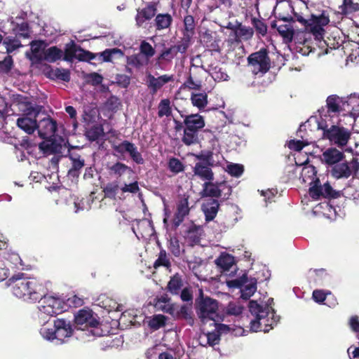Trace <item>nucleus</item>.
I'll use <instances>...</instances> for the list:
<instances>
[{"instance_id":"obj_46","label":"nucleus","mask_w":359,"mask_h":359,"mask_svg":"<svg viewBox=\"0 0 359 359\" xmlns=\"http://www.w3.org/2000/svg\"><path fill=\"white\" fill-rule=\"evenodd\" d=\"M3 44L6 47L8 53L13 52L22 46L21 42L18 39L12 37H6L4 40Z\"/></svg>"},{"instance_id":"obj_54","label":"nucleus","mask_w":359,"mask_h":359,"mask_svg":"<svg viewBox=\"0 0 359 359\" xmlns=\"http://www.w3.org/2000/svg\"><path fill=\"white\" fill-rule=\"evenodd\" d=\"M140 51L141 55L146 57V60H148L149 57H151L154 53L155 50L151 46L150 43L147 41H142L140 45Z\"/></svg>"},{"instance_id":"obj_43","label":"nucleus","mask_w":359,"mask_h":359,"mask_svg":"<svg viewBox=\"0 0 359 359\" xmlns=\"http://www.w3.org/2000/svg\"><path fill=\"white\" fill-rule=\"evenodd\" d=\"M253 29L249 27L243 26L241 24H238V28L236 30V36L243 40H248L252 38L253 35Z\"/></svg>"},{"instance_id":"obj_9","label":"nucleus","mask_w":359,"mask_h":359,"mask_svg":"<svg viewBox=\"0 0 359 359\" xmlns=\"http://www.w3.org/2000/svg\"><path fill=\"white\" fill-rule=\"evenodd\" d=\"M75 323L78 329L84 330L91 328L90 332L93 335L100 336L102 334L97 328L99 322L97 318L93 316V313L90 310L81 309L74 317Z\"/></svg>"},{"instance_id":"obj_64","label":"nucleus","mask_w":359,"mask_h":359,"mask_svg":"<svg viewBox=\"0 0 359 359\" xmlns=\"http://www.w3.org/2000/svg\"><path fill=\"white\" fill-rule=\"evenodd\" d=\"M204 337L206 338L208 344L210 346H214L219 341V335L216 331L208 332Z\"/></svg>"},{"instance_id":"obj_47","label":"nucleus","mask_w":359,"mask_h":359,"mask_svg":"<svg viewBox=\"0 0 359 359\" xmlns=\"http://www.w3.org/2000/svg\"><path fill=\"white\" fill-rule=\"evenodd\" d=\"M160 266H165L168 269L170 266V262L165 250H161L157 259L154 264V267L157 269Z\"/></svg>"},{"instance_id":"obj_51","label":"nucleus","mask_w":359,"mask_h":359,"mask_svg":"<svg viewBox=\"0 0 359 359\" xmlns=\"http://www.w3.org/2000/svg\"><path fill=\"white\" fill-rule=\"evenodd\" d=\"M243 311V306L240 302H230L226 309V312L229 315L239 316Z\"/></svg>"},{"instance_id":"obj_38","label":"nucleus","mask_w":359,"mask_h":359,"mask_svg":"<svg viewBox=\"0 0 359 359\" xmlns=\"http://www.w3.org/2000/svg\"><path fill=\"white\" fill-rule=\"evenodd\" d=\"M183 283L181 276L177 273L174 275L168 283V290L172 294H178L182 287Z\"/></svg>"},{"instance_id":"obj_8","label":"nucleus","mask_w":359,"mask_h":359,"mask_svg":"<svg viewBox=\"0 0 359 359\" xmlns=\"http://www.w3.org/2000/svg\"><path fill=\"white\" fill-rule=\"evenodd\" d=\"M248 66L255 75L262 76L271 67L270 59L264 50L252 53L248 58Z\"/></svg>"},{"instance_id":"obj_4","label":"nucleus","mask_w":359,"mask_h":359,"mask_svg":"<svg viewBox=\"0 0 359 359\" xmlns=\"http://www.w3.org/2000/svg\"><path fill=\"white\" fill-rule=\"evenodd\" d=\"M6 285L11 287L15 296L25 301L34 302L41 297L39 293L41 285L35 279L23 277V274L13 276L6 282Z\"/></svg>"},{"instance_id":"obj_19","label":"nucleus","mask_w":359,"mask_h":359,"mask_svg":"<svg viewBox=\"0 0 359 359\" xmlns=\"http://www.w3.org/2000/svg\"><path fill=\"white\" fill-rule=\"evenodd\" d=\"M327 111L339 113L341 111H346L345 98L340 97L336 95H330L326 100Z\"/></svg>"},{"instance_id":"obj_6","label":"nucleus","mask_w":359,"mask_h":359,"mask_svg":"<svg viewBox=\"0 0 359 359\" xmlns=\"http://www.w3.org/2000/svg\"><path fill=\"white\" fill-rule=\"evenodd\" d=\"M23 114L17 119V126L27 134H32L37 128L36 117L41 108L36 104L26 102L21 104Z\"/></svg>"},{"instance_id":"obj_13","label":"nucleus","mask_w":359,"mask_h":359,"mask_svg":"<svg viewBox=\"0 0 359 359\" xmlns=\"http://www.w3.org/2000/svg\"><path fill=\"white\" fill-rule=\"evenodd\" d=\"M157 11L156 4L149 3L145 7L138 8L135 16L136 25L139 27H144L147 20L152 19Z\"/></svg>"},{"instance_id":"obj_7","label":"nucleus","mask_w":359,"mask_h":359,"mask_svg":"<svg viewBox=\"0 0 359 359\" xmlns=\"http://www.w3.org/2000/svg\"><path fill=\"white\" fill-rule=\"evenodd\" d=\"M196 313L201 321L204 324L210 320L215 323L222 320L218 313L217 302L208 297H201L198 300Z\"/></svg>"},{"instance_id":"obj_34","label":"nucleus","mask_w":359,"mask_h":359,"mask_svg":"<svg viewBox=\"0 0 359 359\" xmlns=\"http://www.w3.org/2000/svg\"><path fill=\"white\" fill-rule=\"evenodd\" d=\"M40 324L41 327L39 330V333L42 338L47 341L55 339V322L53 324H50L49 322Z\"/></svg>"},{"instance_id":"obj_21","label":"nucleus","mask_w":359,"mask_h":359,"mask_svg":"<svg viewBox=\"0 0 359 359\" xmlns=\"http://www.w3.org/2000/svg\"><path fill=\"white\" fill-rule=\"evenodd\" d=\"M173 79L172 75L164 74L156 78L154 76L149 74L147 76L148 86L152 90L153 93H156L163 86L173 81Z\"/></svg>"},{"instance_id":"obj_24","label":"nucleus","mask_w":359,"mask_h":359,"mask_svg":"<svg viewBox=\"0 0 359 359\" xmlns=\"http://www.w3.org/2000/svg\"><path fill=\"white\" fill-rule=\"evenodd\" d=\"M45 140H46L39 144V149L43 151L45 154L49 155L62 152V146L61 144L48 138Z\"/></svg>"},{"instance_id":"obj_55","label":"nucleus","mask_w":359,"mask_h":359,"mask_svg":"<svg viewBox=\"0 0 359 359\" xmlns=\"http://www.w3.org/2000/svg\"><path fill=\"white\" fill-rule=\"evenodd\" d=\"M6 259L10 261L15 268L23 269L22 261L18 254L14 252H7Z\"/></svg>"},{"instance_id":"obj_17","label":"nucleus","mask_w":359,"mask_h":359,"mask_svg":"<svg viewBox=\"0 0 359 359\" xmlns=\"http://www.w3.org/2000/svg\"><path fill=\"white\" fill-rule=\"evenodd\" d=\"M115 150L119 153H123L124 151L128 152L132 159L137 164H142L144 163V159L142 157L141 154L138 151L137 148L133 143H130L128 141H124L116 147Z\"/></svg>"},{"instance_id":"obj_52","label":"nucleus","mask_w":359,"mask_h":359,"mask_svg":"<svg viewBox=\"0 0 359 359\" xmlns=\"http://www.w3.org/2000/svg\"><path fill=\"white\" fill-rule=\"evenodd\" d=\"M158 116H168L171 114L170 102L168 99L162 100L158 105Z\"/></svg>"},{"instance_id":"obj_16","label":"nucleus","mask_w":359,"mask_h":359,"mask_svg":"<svg viewBox=\"0 0 359 359\" xmlns=\"http://www.w3.org/2000/svg\"><path fill=\"white\" fill-rule=\"evenodd\" d=\"M55 339L63 341L72 335L73 329L69 321L58 318L55 320Z\"/></svg>"},{"instance_id":"obj_48","label":"nucleus","mask_w":359,"mask_h":359,"mask_svg":"<svg viewBox=\"0 0 359 359\" xmlns=\"http://www.w3.org/2000/svg\"><path fill=\"white\" fill-rule=\"evenodd\" d=\"M99 118V111L96 107H87L84 109L83 120L86 123H93Z\"/></svg>"},{"instance_id":"obj_35","label":"nucleus","mask_w":359,"mask_h":359,"mask_svg":"<svg viewBox=\"0 0 359 359\" xmlns=\"http://www.w3.org/2000/svg\"><path fill=\"white\" fill-rule=\"evenodd\" d=\"M62 56V51L55 46H52L43 51V60L48 62H55L60 60Z\"/></svg>"},{"instance_id":"obj_53","label":"nucleus","mask_w":359,"mask_h":359,"mask_svg":"<svg viewBox=\"0 0 359 359\" xmlns=\"http://www.w3.org/2000/svg\"><path fill=\"white\" fill-rule=\"evenodd\" d=\"M226 171L231 175L236 177H241L244 171V167L241 164L231 163L228 165Z\"/></svg>"},{"instance_id":"obj_31","label":"nucleus","mask_w":359,"mask_h":359,"mask_svg":"<svg viewBox=\"0 0 359 359\" xmlns=\"http://www.w3.org/2000/svg\"><path fill=\"white\" fill-rule=\"evenodd\" d=\"M111 174L114 175L117 178L127 175H131L133 174V170L126 164L117 162L109 168Z\"/></svg>"},{"instance_id":"obj_5","label":"nucleus","mask_w":359,"mask_h":359,"mask_svg":"<svg viewBox=\"0 0 359 359\" xmlns=\"http://www.w3.org/2000/svg\"><path fill=\"white\" fill-rule=\"evenodd\" d=\"M65 310V305L62 299L53 296H45L39 302V323L49 322L51 317L61 313Z\"/></svg>"},{"instance_id":"obj_12","label":"nucleus","mask_w":359,"mask_h":359,"mask_svg":"<svg viewBox=\"0 0 359 359\" xmlns=\"http://www.w3.org/2000/svg\"><path fill=\"white\" fill-rule=\"evenodd\" d=\"M77 59L80 61H90L96 59L95 53L85 50L75 44L68 47L65 50V60Z\"/></svg>"},{"instance_id":"obj_1","label":"nucleus","mask_w":359,"mask_h":359,"mask_svg":"<svg viewBox=\"0 0 359 359\" xmlns=\"http://www.w3.org/2000/svg\"><path fill=\"white\" fill-rule=\"evenodd\" d=\"M272 302V299H269L265 304L254 300L249 302L251 316L250 329L252 332H268L277 323L279 318L275 315L274 309L271 306Z\"/></svg>"},{"instance_id":"obj_10","label":"nucleus","mask_w":359,"mask_h":359,"mask_svg":"<svg viewBox=\"0 0 359 359\" xmlns=\"http://www.w3.org/2000/svg\"><path fill=\"white\" fill-rule=\"evenodd\" d=\"M226 285L230 288H240L241 297L243 299H250L257 290V280L248 278L245 274L238 278L227 280Z\"/></svg>"},{"instance_id":"obj_11","label":"nucleus","mask_w":359,"mask_h":359,"mask_svg":"<svg viewBox=\"0 0 359 359\" xmlns=\"http://www.w3.org/2000/svg\"><path fill=\"white\" fill-rule=\"evenodd\" d=\"M297 159V158L296 157L295 163L298 165L297 169L300 168V166L304 165V167L301 170L299 180H301L303 183H308L310 185L313 184V182H320L319 180L316 178V170L315 167L308 164V157L304 162H301Z\"/></svg>"},{"instance_id":"obj_57","label":"nucleus","mask_w":359,"mask_h":359,"mask_svg":"<svg viewBox=\"0 0 359 359\" xmlns=\"http://www.w3.org/2000/svg\"><path fill=\"white\" fill-rule=\"evenodd\" d=\"M189 46V37L184 36V37L179 41L176 45L174 46V49L175 50V53H184L187 51L188 47Z\"/></svg>"},{"instance_id":"obj_26","label":"nucleus","mask_w":359,"mask_h":359,"mask_svg":"<svg viewBox=\"0 0 359 359\" xmlns=\"http://www.w3.org/2000/svg\"><path fill=\"white\" fill-rule=\"evenodd\" d=\"M215 263L217 266L221 269L223 271H229L235 264V259L232 255L226 252H222L215 260Z\"/></svg>"},{"instance_id":"obj_32","label":"nucleus","mask_w":359,"mask_h":359,"mask_svg":"<svg viewBox=\"0 0 359 359\" xmlns=\"http://www.w3.org/2000/svg\"><path fill=\"white\" fill-rule=\"evenodd\" d=\"M191 104L199 110L204 109L208 104V95L206 93H192L190 97Z\"/></svg>"},{"instance_id":"obj_15","label":"nucleus","mask_w":359,"mask_h":359,"mask_svg":"<svg viewBox=\"0 0 359 359\" xmlns=\"http://www.w3.org/2000/svg\"><path fill=\"white\" fill-rule=\"evenodd\" d=\"M195 158L205 162L208 166L215 167L222 165L224 161L223 156L219 153H213L211 151H201L198 154H194Z\"/></svg>"},{"instance_id":"obj_2","label":"nucleus","mask_w":359,"mask_h":359,"mask_svg":"<svg viewBox=\"0 0 359 359\" xmlns=\"http://www.w3.org/2000/svg\"><path fill=\"white\" fill-rule=\"evenodd\" d=\"M318 129L323 130V138L327 140L332 145L339 149H344L345 152L359 155V144L355 142V147L348 145L351 140V131L342 126L332 125L329 126L327 121L320 115V119H316Z\"/></svg>"},{"instance_id":"obj_41","label":"nucleus","mask_w":359,"mask_h":359,"mask_svg":"<svg viewBox=\"0 0 359 359\" xmlns=\"http://www.w3.org/2000/svg\"><path fill=\"white\" fill-rule=\"evenodd\" d=\"M198 132L194 130L184 128L182 142L186 145L194 144L198 142Z\"/></svg>"},{"instance_id":"obj_22","label":"nucleus","mask_w":359,"mask_h":359,"mask_svg":"<svg viewBox=\"0 0 359 359\" xmlns=\"http://www.w3.org/2000/svg\"><path fill=\"white\" fill-rule=\"evenodd\" d=\"M184 123L186 128L197 132L205 126V121L203 116L198 114L186 116Z\"/></svg>"},{"instance_id":"obj_27","label":"nucleus","mask_w":359,"mask_h":359,"mask_svg":"<svg viewBox=\"0 0 359 359\" xmlns=\"http://www.w3.org/2000/svg\"><path fill=\"white\" fill-rule=\"evenodd\" d=\"M202 229L194 224L191 225L186 231L184 238L191 245H194L200 242Z\"/></svg>"},{"instance_id":"obj_25","label":"nucleus","mask_w":359,"mask_h":359,"mask_svg":"<svg viewBox=\"0 0 359 359\" xmlns=\"http://www.w3.org/2000/svg\"><path fill=\"white\" fill-rule=\"evenodd\" d=\"M359 11V1L344 0L343 4L339 6V13L348 18H351L353 13Z\"/></svg>"},{"instance_id":"obj_40","label":"nucleus","mask_w":359,"mask_h":359,"mask_svg":"<svg viewBox=\"0 0 359 359\" xmlns=\"http://www.w3.org/2000/svg\"><path fill=\"white\" fill-rule=\"evenodd\" d=\"M306 29L309 31L317 40L322 39L325 33L324 27L315 23L311 20H310L308 25H306Z\"/></svg>"},{"instance_id":"obj_30","label":"nucleus","mask_w":359,"mask_h":359,"mask_svg":"<svg viewBox=\"0 0 359 359\" xmlns=\"http://www.w3.org/2000/svg\"><path fill=\"white\" fill-rule=\"evenodd\" d=\"M96 55V60L100 62H111L113 58L117 55L118 57L123 56V52L118 48L107 49L104 51L95 54Z\"/></svg>"},{"instance_id":"obj_3","label":"nucleus","mask_w":359,"mask_h":359,"mask_svg":"<svg viewBox=\"0 0 359 359\" xmlns=\"http://www.w3.org/2000/svg\"><path fill=\"white\" fill-rule=\"evenodd\" d=\"M344 151L336 147H329L320 156L322 163L330 167V175L335 179H347L353 172L352 168L345 159Z\"/></svg>"},{"instance_id":"obj_33","label":"nucleus","mask_w":359,"mask_h":359,"mask_svg":"<svg viewBox=\"0 0 359 359\" xmlns=\"http://www.w3.org/2000/svg\"><path fill=\"white\" fill-rule=\"evenodd\" d=\"M69 158L72 165V168L69 170V174L76 176L77 175V172L84 166V160L81 158L80 155L76 153H70Z\"/></svg>"},{"instance_id":"obj_60","label":"nucleus","mask_w":359,"mask_h":359,"mask_svg":"<svg viewBox=\"0 0 359 359\" xmlns=\"http://www.w3.org/2000/svg\"><path fill=\"white\" fill-rule=\"evenodd\" d=\"M127 62L134 67H140L144 65L143 56L141 54L133 55L127 58Z\"/></svg>"},{"instance_id":"obj_23","label":"nucleus","mask_w":359,"mask_h":359,"mask_svg":"<svg viewBox=\"0 0 359 359\" xmlns=\"http://www.w3.org/2000/svg\"><path fill=\"white\" fill-rule=\"evenodd\" d=\"M219 209V203L215 199H210L202 205V210L205 216L206 221H212L217 215Z\"/></svg>"},{"instance_id":"obj_62","label":"nucleus","mask_w":359,"mask_h":359,"mask_svg":"<svg viewBox=\"0 0 359 359\" xmlns=\"http://www.w3.org/2000/svg\"><path fill=\"white\" fill-rule=\"evenodd\" d=\"M319 182H313L311 187L309 188V195L313 199H318L320 196H323L320 187L318 186Z\"/></svg>"},{"instance_id":"obj_61","label":"nucleus","mask_w":359,"mask_h":359,"mask_svg":"<svg viewBox=\"0 0 359 359\" xmlns=\"http://www.w3.org/2000/svg\"><path fill=\"white\" fill-rule=\"evenodd\" d=\"M121 190L123 193H131L136 194L140 191V188L138 186V183L137 181L130 183L125 184L121 188Z\"/></svg>"},{"instance_id":"obj_20","label":"nucleus","mask_w":359,"mask_h":359,"mask_svg":"<svg viewBox=\"0 0 359 359\" xmlns=\"http://www.w3.org/2000/svg\"><path fill=\"white\" fill-rule=\"evenodd\" d=\"M45 43L43 41H32L31 43V52L26 53V56L32 62H38L43 60Z\"/></svg>"},{"instance_id":"obj_45","label":"nucleus","mask_w":359,"mask_h":359,"mask_svg":"<svg viewBox=\"0 0 359 359\" xmlns=\"http://www.w3.org/2000/svg\"><path fill=\"white\" fill-rule=\"evenodd\" d=\"M103 128L101 126H93L86 131V135L90 141H95L103 135Z\"/></svg>"},{"instance_id":"obj_59","label":"nucleus","mask_w":359,"mask_h":359,"mask_svg":"<svg viewBox=\"0 0 359 359\" xmlns=\"http://www.w3.org/2000/svg\"><path fill=\"white\" fill-rule=\"evenodd\" d=\"M53 75L57 78L64 81H69L70 80V72L67 69L57 68L53 72Z\"/></svg>"},{"instance_id":"obj_50","label":"nucleus","mask_w":359,"mask_h":359,"mask_svg":"<svg viewBox=\"0 0 359 359\" xmlns=\"http://www.w3.org/2000/svg\"><path fill=\"white\" fill-rule=\"evenodd\" d=\"M315 23L321 25L323 27L330 22V16L327 11H323L320 15H312L310 19Z\"/></svg>"},{"instance_id":"obj_28","label":"nucleus","mask_w":359,"mask_h":359,"mask_svg":"<svg viewBox=\"0 0 359 359\" xmlns=\"http://www.w3.org/2000/svg\"><path fill=\"white\" fill-rule=\"evenodd\" d=\"M189 208L188 198H183L178 202L177 212L175 214V224L179 226L184 217L189 214Z\"/></svg>"},{"instance_id":"obj_36","label":"nucleus","mask_w":359,"mask_h":359,"mask_svg":"<svg viewBox=\"0 0 359 359\" xmlns=\"http://www.w3.org/2000/svg\"><path fill=\"white\" fill-rule=\"evenodd\" d=\"M221 184L222 183L219 184V185ZM203 196L212 197H219L221 196V190L217 184L207 181L203 184Z\"/></svg>"},{"instance_id":"obj_49","label":"nucleus","mask_w":359,"mask_h":359,"mask_svg":"<svg viewBox=\"0 0 359 359\" xmlns=\"http://www.w3.org/2000/svg\"><path fill=\"white\" fill-rule=\"evenodd\" d=\"M168 168L172 172L177 174L184 171V166L180 160L172 157L168 161Z\"/></svg>"},{"instance_id":"obj_14","label":"nucleus","mask_w":359,"mask_h":359,"mask_svg":"<svg viewBox=\"0 0 359 359\" xmlns=\"http://www.w3.org/2000/svg\"><path fill=\"white\" fill-rule=\"evenodd\" d=\"M39 135L43 139L53 136L57 130V123L50 117H46L37 123Z\"/></svg>"},{"instance_id":"obj_29","label":"nucleus","mask_w":359,"mask_h":359,"mask_svg":"<svg viewBox=\"0 0 359 359\" xmlns=\"http://www.w3.org/2000/svg\"><path fill=\"white\" fill-rule=\"evenodd\" d=\"M346 111L353 116H359V95L351 94L345 98Z\"/></svg>"},{"instance_id":"obj_58","label":"nucleus","mask_w":359,"mask_h":359,"mask_svg":"<svg viewBox=\"0 0 359 359\" xmlns=\"http://www.w3.org/2000/svg\"><path fill=\"white\" fill-rule=\"evenodd\" d=\"M182 88H188L189 90H200L201 88V81L198 80L194 81L192 76H189Z\"/></svg>"},{"instance_id":"obj_56","label":"nucleus","mask_w":359,"mask_h":359,"mask_svg":"<svg viewBox=\"0 0 359 359\" xmlns=\"http://www.w3.org/2000/svg\"><path fill=\"white\" fill-rule=\"evenodd\" d=\"M184 24L186 32L184 36L190 37V34L193 33L195 27L194 18L191 15L185 16L184 19Z\"/></svg>"},{"instance_id":"obj_63","label":"nucleus","mask_w":359,"mask_h":359,"mask_svg":"<svg viewBox=\"0 0 359 359\" xmlns=\"http://www.w3.org/2000/svg\"><path fill=\"white\" fill-rule=\"evenodd\" d=\"M288 147L290 149L299 151H301L304 147L308 145V142L301 141V140H292L288 142Z\"/></svg>"},{"instance_id":"obj_39","label":"nucleus","mask_w":359,"mask_h":359,"mask_svg":"<svg viewBox=\"0 0 359 359\" xmlns=\"http://www.w3.org/2000/svg\"><path fill=\"white\" fill-rule=\"evenodd\" d=\"M172 22V18L170 14H158L155 18V25L158 30L167 29Z\"/></svg>"},{"instance_id":"obj_18","label":"nucleus","mask_w":359,"mask_h":359,"mask_svg":"<svg viewBox=\"0 0 359 359\" xmlns=\"http://www.w3.org/2000/svg\"><path fill=\"white\" fill-rule=\"evenodd\" d=\"M210 167L205 162L200 161L193 168L194 174L203 181H212L214 178V174Z\"/></svg>"},{"instance_id":"obj_37","label":"nucleus","mask_w":359,"mask_h":359,"mask_svg":"<svg viewBox=\"0 0 359 359\" xmlns=\"http://www.w3.org/2000/svg\"><path fill=\"white\" fill-rule=\"evenodd\" d=\"M208 71L209 74L215 81H228L229 79V75L222 67L212 65Z\"/></svg>"},{"instance_id":"obj_44","label":"nucleus","mask_w":359,"mask_h":359,"mask_svg":"<svg viewBox=\"0 0 359 359\" xmlns=\"http://www.w3.org/2000/svg\"><path fill=\"white\" fill-rule=\"evenodd\" d=\"M148 325L153 330H158L165 325V317L163 315H155L148 321Z\"/></svg>"},{"instance_id":"obj_42","label":"nucleus","mask_w":359,"mask_h":359,"mask_svg":"<svg viewBox=\"0 0 359 359\" xmlns=\"http://www.w3.org/2000/svg\"><path fill=\"white\" fill-rule=\"evenodd\" d=\"M119 190L118 182H111L107 183L103 188L104 195L107 198L115 199Z\"/></svg>"}]
</instances>
